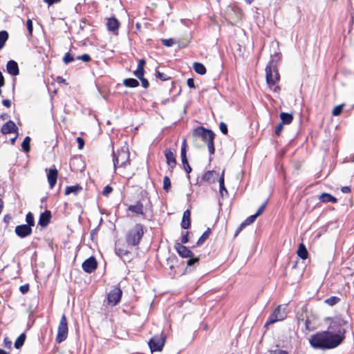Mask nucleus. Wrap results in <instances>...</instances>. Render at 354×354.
<instances>
[{
  "label": "nucleus",
  "mask_w": 354,
  "mask_h": 354,
  "mask_svg": "<svg viewBox=\"0 0 354 354\" xmlns=\"http://www.w3.org/2000/svg\"><path fill=\"white\" fill-rule=\"evenodd\" d=\"M82 190V187L78 184L73 186H67L65 189V195H68L71 193L77 195Z\"/></svg>",
  "instance_id": "obj_27"
},
{
  "label": "nucleus",
  "mask_w": 354,
  "mask_h": 354,
  "mask_svg": "<svg viewBox=\"0 0 354 354\" xmlns=\"http://www.w3.org/2000/svg\"><path fill=\"white\" fill-rule=\"evenodd\" d=\"M12 341L9 339L8 337H5L3 339V346L6 348L11 349L12 348Z\"/></svg>",
  "instance_id": "obj_49"
},
{
  "label": "nucleus",
  "mask_w": 354,
  "mask_h": 354,
  "mask_svg": "<svg viewBox=\"0 0 354 354\" xmlns=\"http://www.w3.org/2000/svg\"><path fill=\"white\" fill-rule=\"evenodd\" d=\"M283 129V124L282 123H279L275 128L274 133L277 136H279Z\"/></svg>",
  "instance_id": "obj_52"
},
{
  "label": "nucleus",
  "mask_w": 354,
  "mask_h": 354,
  "mask_svg": "<svg viewBox=\"0 0 354 354\" xmlns=\"http://www.w3.org/2000/svg\"><path fill=\"white\" fill-rule=\"evenodd\" d=\"M224 174H225V171L223 170L221 173V175L219 178V192H220V194L221 195H223V192L225 191V193H227V189L225 188V184H224Z\"/></svg>",
  "instance_id": "obj_34"
},
{
  "label": "nucleus",
  "mask_w": 354,
  "mask_h": 354,
  "mask_svg": "<svg viewBox=\"0 0 354 354\" xmlns=\"http://www.w3.org/2000/svg\"><path fill=\"white\" fill-rule=\"evenodd\" d=\"M26 338V335L25 333L21 334L15 340V347L17 349L20 348L24 344Z\"/></svg>",
  "instance_id": "obj_33"
},
{
  "label": "nucleus",
  "mask_w": 354,
  "mask_h": 354,
  "mask_svg": "<svg viewBox=\"0 0 354 354\" xmlns=\"http://www.w3.org/2000/svg\"><path fill=\"white\" fill-rule=\"evenodd\" d=\"M185 171L189 174L192 171V167L189 165L188 162L182 163Z\"/></svg>",
  "instance_id": "obj_58"
},
{
  "label": "nucleus",
  "mask_w": 354,
  "mask_h": 354,
  "mask_svg": "<svg viewBox=\"0 0 354 354\" xmlns=\"http://www.w3.org/2000/svg\"><path fill=\"white\" fill-rule=\"evenodd\" d=\"M164 153L166 158L167 164L169 167L171 171H172L176 165V156L170 149H166L164 151Z\"/></svg>",
  "instance_id": "obj_19"
},
{
  "label": "nucleus",
  "mask_w": 354,
  "mask_h": 354,
  "mask_svg": "<svg viewBox=\"0 0 354 354\" xmlns=\"http://www.w3.org/2000/svg\"><path fill=\"white\" fill-rule=\"evenodd\" d=\"M246 225L242 223L239 226V227L236 229V232H235V234H234V236H238V234L243 230L244 227H245Z\"/></svg>",
  "instance_id": "obj_60"
},
{
  "label": "nucleus",
  "mask_w": 354,
  "mask_h": 354,
  "mask_svg": "<svg viewBox=\"0 0 354 354\" xmlns=\"http://www.w3.org/2000/svg\"><path fill=\"white\" fill-rule=\"evenodd\" d=\"M328 320L329 323L326 330L340 345L344 341L347 329L351 328V324L346 319L341 315L328 318Z\"/></svg>",
  "instance_id": "obj_1"
},
{
  "label": "nucleus",
  "mask_w": 354,
  "mask_h": 354,
  "mask_svg": "<svg viewBox=\"0 0 354 354\" xmlns=\"http://www.w3.org/2000/svg\"><path fill=\"white\" fill-rule=\"evenodd\" d=\"M304 325H305V328H306V330L310 331V330H313V328H312L310 327L311 322H310L309 318H307V319H305Z\"/></svg>",
  "instance_id": "obj_55"
},
{
  "label": "nucleus",
  "mask_w": 354,
  "mask_h": 354,
  "mask_svg": "<svg viewBox=\"0 0 354 354\" xmlns=\"http://www.w3.org/2000/svg\"><path fill=\"white\" fill-rule=\"evenodd\" d=\"M189 234V232H186L184 234H183V236L181 237V243H182L183 245V244H185V243H188V241H189V238H188Z\"/></svg>",
  "instance_id": "obj_54"
},
{
  "label": "nucleus",
  "mask_w": 354,
  "mask_h": 354,
  "mask_svg": "<svg viewBox=\"0 0 354 354\" xmlns=\"http://www.w3.org/2000/svg\"><path fill=\"white\" fill-rule=\"evenodd\" d=\"M17 130L18 128L15 123L12 120H9L2 126L1 132L3 134H9L11 133H17Z\"/></svg>",
  "instance_id": "obj_20"
},
{
  "label": "nucleus",
  "mask_w": 354,
  "mask_h": 354,
  "mask_svg": "<svg viewBox=\"0 0 354 354\" xmlns=\"http://www.w3.org/2000/svg\"><path fill=\"white\" fill-rule=\"evenodd\" d=\"M8 37L9 35L6 30L0 31V49H2L4 47Z\"/></svg>",
  "instance_id": "obj_32"
},
{
  "label": "nucleus",
  "mask_w": 354,
  "mask_h": 354,
  "mask_svg": "<svg viewBox=\"0 0 354 354\" xmlns=\"http://www.w3.org/2000/svg\"><path fill=\"white\" fill-rule=\"evenodd\" d=\"M145 230V227L142 224L140 223H136L129 230L125 236L127 244L131 247L138 245L144 236Z\"/></svg>",
  "instance_id": "obj_5"
},
{
  "label": "nucleus",
  "mask_w": 354,
  "mask_h": 354,
  "mask_svg": "<svg viewBox=\"0 0 354 354\" xmlns=\"http://www.w3.org/2000/svg\"><path fill=\"white\" fill-rule=\"evenodd\" d=\"M156 77L160 80L162 82L169 80L171 77L167 75L166 73H162L159 71H156L155 73Z\"/></svg>",
  "instance_id": "obj_38"
},
{
  "label": "nucleus",
  "mask_w": 354,
  "mask_h": 354,
  "mask_svg": "<svg viewBox=\"0 0 354 354\" xmlns=\"http://www.w3.org/2000/svg\"><path fill=\"white\" fill-rule=\"evenodd\" d=\"M50 219H51L50 211L46 210L45 212H42L40 214L38 224L43 227H46L50 223Z\"/></svg>",
  "instance_id": "obj_21"
},
{
  "label": "nucleus",
  "mask_w": 354,
  "mask_h": 354,
  "mask_svg": "<svg viewBox=\"0 0 354 354\" xmlns=\"http://www.w3.org/2000/svg\"><path fill=\"white\" fill-rule=\"evenodd\" d=\"M56 81L59 84H67V82L64 78H63L62 76H57L56 78Z\"/></svg>",
  "instance_id": "obj_61"
},
{
  "label": "nucleus",
  "mask_w": 354,
  "mask_h": 354,
  "mask_svg": "<svg viewBox=\"0 0 354 354\" xmlns=\"http://www.w3.org/2000/svg\"><path fill=\"white\" fill-rule=\"evenodd\" d=\"M287 317L286 306L279 305L269 317L268 321L265 324V326L272 324L277 322L282 321Z\"/></svg>",
  "instance_id": "obj_8"
},
{
  "label": "nucleus",
  "mask_w": 354,
  "mask_h": 354,
  "mask_svg": "<svg viewBox=\"0 0 354 354\" xmlns=\"http://www.w3.org/2000/svg\"><path fill=\"white\" fill-rule=\"evenodd\" d=\"M162 44L166 46L170 47L174 44V41L173 39H162Z\"/></svg>",
  "instance_id": "obj_48"
},
{
  "label": "nucleus",
  "mask_w": 354,
  "mask_h": 354,
  "mask_svg": "<svg viewBox=\"0 0 354 354\" xmlns=\"http://www.w3.org/2000/svg\"><path fill=\"white\" fill-rule=\"evenodd\" d=\"M193 136L196 138H200L204 143L207 144L210 155L214 154L215 133L212 130L207 129L203 126H199L194 129L193 131Z\"/></svg>",
  "instance_id": "obj_4"
},
{
  "label": "nucleus",
  "mask_w": 354,
  "mask_h": 354,
  "mask_svg": "<svg viewBox=\"0 0 354 354\" xmlns=\"http://www.w3.org/2000/svg\"><path fill=\"white\" fill-rule=\"evenodd\" d=\"M15 232L19 237L25 238L32 234V230L29 225L22 224L16 226Z\"/></svg>",
  "instance_id": "obj_15"
},
{
  "label": "nucleus",
  "mask_w": 354,
  "mask_h": 354,
  "mask_svg": "<svg viewBox=\"0 0 354 354\" xmlns=\"http://www.w3.org/2000/svg\"><path fill=\"white\" fill-rule=\"evenodd\" d=\"M257 216L254 214L253 215L248 216L243 223L246 226L252 224V223H254L255 221V220L257 219Z\"/></svg>",
  "instance_id": "obj_41"
},
{
  "label": "nucleus",
  "mask_w": 354,
  "mask_h": 354,
  "mask_svg": "<svg viewBox=\"0 0 354 354\" xmlns=\"http://www.w3.org/2000/svg\"><path fill=\"white\" fill-rule=\"evenodd\" d=\"M310 345L315 349L330 350L339 346L327 330L317 332L309 338Z\"/></svg>",
  "instance_id": "obj_2"
},
{
  "label": "nucleus",
  "mask_w": 354,
  "mask_h": 354,
  "mask_svg": "<svg viewBox=\"0 0 354 354\" xmlns=\"http://www.w3.org/2000/svg\"><path fill=\"white\" fill-rule=\"evenodd\" d=\"M210 234H211V229L209 227H207V230L203 232V234L198 239L196 245H202L209 238Z\"/></svg>",
  "instance_id": "obj_31"
},
{
  "label": "nucleus",
  "mask_w": 354,
  "mask_h": 354,
  "mask_svg": "<svg viewBox=\"0 0 354 354\" xmlns=\"http://www.w3.org/2000/svg\"><path fill=\"white\" fill-rule=\"evenodd\" d=\"M77 142L78 143V148L80 149H83L84 146V140L81 137H77Z\"/></svg>",
  "instance_id": "obj_57"
},
{
  "label": "nucleus",
  "mask_w": 354,
  "mask_h": 354,
  "mask_svg": "<svg viewBox=\"0 0 354 354\" xmlns=\"http://www.w3.org/2000/svg\"><path fill=\"white\" fill-rule=\"evenodd\" d=\"M340 300H341L340 298L337 296H331L330 297L326 299L324 301V302H325V304H326L330 306H335L337 304H338L340 301Z\"/></svg>",
  "instance_id": "obj_35"
},
{
  "label": "nucleus",
  "mask_w": 354,
  "mask_h": 354,
  "mask_svg": "<svg viewBox=\"0 0 354 354\" xmlns=\"http://www.w3.org/2000/svg\"><path fill=\"white\" fill-rule=\"evenodd\" d=\"M120 26V23L117 18L115 17H109L107 19L106 28L110 32H112L114 35H118V29Z\"/></svg>",
  "instance_id": "obj_18"
},
{
  "label": "nucleus",
  "mask_w": 354,
  "mask_h": 354,
  "mask_svg": "<svg viewBox=\"0 0 354 354\" xmlns=\"http://www.w3.org/2000/svg\"><path fill=\"white\" fill-rule=\"evenodd\" d=\"M19 290L22 294H26L29 291V285L25 284L19 287Z\"/></svg>",
  "instance_id": "obj_56"
},
{
  "label": "nucleus",
  "mask_w": 354,
  "mask_h": 354,
  "mask_svg": "<svg viewBox=\"0 0 354 354\" xmlns=\"http://www.w3.org/2000/svg\"><path fill=\"white\" fill-rule=\"evenodd\" d=\"M138 78L141 81L142 86L145 88H147L149 86V81L146 78H145L144 76H142V77H138Z\"/></svg>",
  "instance_id": "obj_51"
},
{
  "label": "nucleus",
  "mask_w": 354,
  "mask_h": 354,
  "mask_svg": "<svg viewBox=\"0 0 354 354\" xmlns=\"http://www.w3.org/2000/svg\"><path fill=\"white\" fill-rule=\"evenodd\" d=\"M47 172V178L49 184V187L52 189L55 187L57 183V178H58V171L56 169L55 166L53 165V167L49 169H46Z\"/></svg>",
  "instance_id": "obj_14"
},
{
  "label": "nucleus",
  "mask_w": 354,
  "mask_h": 354,
  "mask_svg": "<svg viewBox=\"0 0 354 354\" xmlns=\"http://www.w3.org/2000/svg\"><path fill=\"white\" fill-rule=\"evenodd\" d=\"M297 254L301 259L304 260L308 257V252L304 243H300L299 245Z\"/></svg>",
  "instance_id": "obj_26"
},
{
  "label": "nucleus",
  "mask_w": 354,
  "mask_h": 354,
  "mask_svg": "<svg viewBox=\"0 0 354 354\" xmlns=\"http://www.w3.org/2000/svg\"><path fill=\"white\" fill-rule=\"evenodd\" d=\"M281 123L283 124H290L293 120L292 114L282 112L280 113Z\"/></svg>",
  "instance_id": "obj_28"
},
{
  "label": "nucleus",
  "mask_w": 354,
  "mask_h": 354,
  "mask_svg": "<svg viewBox=\"0 0 354 354\" xmlns=\"http://www.w3.org/2000/svg\"><path fill=\"white\" fill-rule=\"evenodd\" d=\"M319 199L322 203H336L337 202V199L332 196L330 194L328 193H322L319 197Z\"/></svg>",
  "instance_id": "obj_25"
},
{
  "label": "nucleus",
  "mask_w": 354,
  "mask_h": 354,
  "mask_svg": "<svg viewBox=\"0 0 354 354\" xmlns=\"http://www.w3.org/2000/svg\"><path fill=\"white\" fill-rule=\"evenodd\" d=\"M26 26H27V29H28L29 35L31 36L32 35V31H33V25H32V21L31 19H28L26 21Z\"/></svg>",
  "instance_id": "obj_45"
},
{
  "label": "nucleus",
  "mask_w": 354,
  "mask_h": 354,
  "mask_svg": "<svg viewBox=\"0 0 354 354\" xmlns=\"http://www.w3.org/2000/svg\"><path fill=\"white\" fill-rule=\"evenodd\" d=\"M26 225H29L31 228L35 226V218L33 214L29 212L26 215Z\"/></svg>",
  "instance_id": "obj_37"
},
{
  "label": "nucleus",
  "mask_w": 354,
  "mask_h": 354,
  "mask_svg": "<svg viewBox=\"0 0 354 354\" xmlns=\"http://www.w3.org/2000/svg\"><path fill=\"white\" fill-rule=\"evenodd\" d=\"M193 68L194 71L199 75H205L207 72L205 66L200 62H194L193 64Z\"/></svg>",
  "instance_id": "obj_29"
},
{
  "label": "nucleus",
  "mask_w": 354,
  "mask_h": 354,
  "mask_svg": "<svg viewBox=\"0 0 354 354\" xmlns=\"http://www.w3.org/2000/svg\"><path fill=\"white\" fill-rule=\"evenodd\" d=\"M266 80L269 88L274 93H279L281 87L278 85L280 81V74L276 64L272 60L268 62L266 69Z\"/></svg>",
  "instance_id": "obj_3"
},
{
  "label": "nucleus",
  "mask_w": 354,
  "mask_h": 354,
  "mask_svg": "<svg viewBox=\"0 0 354 354\" xmlns=\"http://www.w3.org/2000/svg\"><path fill=\"white\" fill-rule=\"evenodd\" d=\"M123 85L128 88H136L139 86V82L134 78H127L123 80Z\"/></svg>",
  "instance_id": "obj_30"
},
{
  "label": "nucleus",
  "mask_w": 354,
  "mask_h": 354,
  "mask_svg": "<svg viewBox=\"0 0 354 354\" xmlns=\"http://www.w3.org/2000/svg\"><path fill=\"white\" fill-rule=\"evenodd\" d=\"M68 333V319L66 315L63 314L57 328V333L56 335L55 341L57 343L60 344L66 339Z\"/></svg>",
  "instance_id": "obj_7"
},
{
  "label": "nucleus",
  "mask_w": 354,
  "mask_h": 354,
  "mask_svg": "<svg viewBox=\"0 0 354 354\" xmlns=\"http://www.w3.org/2000/svg\"><path fill=\"white\" fill-rule=\"evenodd\" d=\"M268 200H266L258 209V210L257 211V212L255 213L256 216L258 217L259 216H260L261 214H263V212H264L266 207V205L268 204Z\"/></svg>",
  "instance_id": "obj_43"
},
{
  "label": "nucleus",
  "mask_w": 354,
  "mask_h": 354,
  "mask_svg": "<svg viewBox=\"0 0 354 354\" xmlns=\"http://www.w3.org/2000/svg\"><path fill=\"white\" fill-rule=\"evenodd\" d=\"M73 61H74L73 56L70 53H66L63 57V62L67 64Z\"/></svg>",
  "instance_id": "obj_42"
},
{
  "label": "nucleus",
  "mask_w": 354,
  "mask_h": 354,
  "mask_svg": "<svg viewBox=\"0 0 354 354\" xmlns=\"http://www.w3.org/2000/svg\"><path fill=\"white\" fill-rule=\"evenodd\" d=\"M190 259L187 261V265L188 266H191L192 265H194V263H198L199 261V258L198 257H189Z\"/></svg>",
  "instance_id": "obj_50"
},
{
  "label": "nucleus",
  "mask_w": 354,
  "mask_h": 354,
  "mask_svg": "<svg viewBox=\"0 0 354 354\" xmlns=\"http://www.w3.org/2000/svg\"><path fill=\"white\" fill-rule=\"evenodd\" d=\"M341 191L343 192V193H345V194H348L351 192V189L350 187L348 186H344V187H342L341 188Z\"/></svg>",
  "instance_id": "obj_63"
},
{
  "label": "nucleus",
  "mask_w": 354,
  "mask_h": 354,
  "mask_svg": "<svg viewBox=\"0 0 354 354\" xmlns=\"http://www.w3.org/2000/svg\"><path fill=\"white\" fill-rule=\"evenodd\" d=\"M218 176V173L215 170H209L206 171L202 176L201 179L197 180L196 184L198 185H201L203 182L207 183L209 184L214 183L216 181V179Z\"/></svg>",
  "instance_id": "obj_12"
},
{
  "label": "nucleus",
  "mask_w": 354,
  "mask_h": 354,
  "mask_svg": "<svg viewBox=\"0 0 354 354\" xmlns=\"http://www.w3.org/2000/svg\"><path fill=\"white\" fill-rule=\"evenodd\" d=\"M113 162L115 170L118 168H126L131 165L130 153L127 148L118 149L113 152Z\"/></svg>",
  "instance_id": "obj_6"
},
{
  "label": "nucleus",
  "mask_w": 354,
  "mask_h": 354,
  "mask_svg": "<svg viewBox=\"0 0 354 354\" xmlns=\"http://www.w3.org/2000/svg\"><path fill=\"white\" fill-rule=\"evenodd\" d=\"M2 104H3V106L9 108L11 106V101L10 100H8V99L3 100L2 101Z\"/></svg>",
  "instance_id": "obj_64"
},
{
  "label": "nucleus",
  "mask_w": 354,
  "mask_h": 354,
  "mask_svg": "<svg viewBox=\"0 0 354 354\" xmlns=\"http://www.w3.org/2000/svg\"><path fill=\"white\" fill-rule=\"evenodd\" d=\"M6 69L8 73L13 76H16L19 73L18 64L14 60H10L7 62Z\"/></svg>",
  "instance_id": "obj_22"
},
{
  "label": "nucleus",
  "mask_w": 354,
  "mask_h": 354,
  "mask_svg": "<svg viewBox=\"0 0 354 354\" xmlns=\"http://www.w3.org/2000/svg\"><path fill=\"white\" fill-rule=\"evenodd\" d=\"M219 129L223 134H225V135L227 134V133H228L227 127V124L225 123H224L223 122H220Z\"/></svg>",
  "instance_id": "obj_47"
},
{
  "label": "nucleus",
  "mask_w": 354,
  "mask_h": 354,
  "mask_svg": "<svg viewBox=\"0 0 354 354\" xmlns=\"http://www.w3.org/2000/svg\"><path fill=\"white\" fill-rule=\"evenodd\" d=\"M82 267L84 272L91 273L96 270L97 262L94 257H91L82 263Z\"/></svg>",
  "instance_id": "obj_13"
},
{
  "label": "nucleus",
  "mask_w": 354,
  "mask_h": 354,
  "mask_svg": "<svg viewBox=\"0 0 354 354\" xmlns=\"http://www.w3.org/2000/svg\"><path fill=\"white\" fill-rule=\"evenodd\" d=\"M174 248L182 258L194 257V253L182 243H176L174 245Z\"/></svg>",
  "instance_id": "obj_17"
},
{
  "label": "nucleus",
  "mask_w": 354,
  "mask_h": 354,
  "mask_svg": "<svg viewBox=\"0 0 354 354\" xmlns=\"http://www.w3.org/2000/svg\"><path fill=\"white\" fill-rule=\"evenodd\" d=\"M182 163L188 162L186 155V151H180Z\"/></svg>",
  "instance_id": "obj_62"
},
{
  "label": "nucleus",
  "mask_w": 354,
  "mask_h": 354,
  "mask_svg": "<svg viewBox=\"0 0 354 354\" xmlns=\"http://www.w3.org/2000/svg\"><path fill=\"white\" fill-rule=\"evenodd\" d=\"M165 339L166 337L163 333L152 337L149 342V346L151 352L161 351L165 345Z\"/></svg>",
  "instance_id": "obj_10"
},
{
  "label": "nucleus",
  "mask_w": 354,
  "mask_h": 354,
  "mask_svg": "<svg viewBox=\"0 0 354 354\" xmlns=\"http://www.w3.org/2000/svg\"><path fill=\"white\" fill-rule=\"evenodd\" d=\"M122 297V290L118 284L114 286L107 294V304L114 306L120 303Z\"/></svg>",
  "instance_id": "obj_9"
},
{
  "label": "nucleus",
  "mask_w": 354,
  "mask_h": 354,
  "mask_svg": "<svg viewBox=\"0 0 354 354\" xmlns=\"http://www.w3.org/2000/svg\"><path fill=\"white\" fill-rule=\"evenodd\" d=\"M146 64V61L144 59H140L138 61V64L137 66L136 70L134 71V75L136 77H142L145 75V66Z\"/></svg>",
  "instance_id": "obj_24"
},
{
  "label": "nucleus",
  "mask_w": 354,
  "mask_h": 354,
  "mask_svg": "<svg viewBox=\"0 0 354 354\" xmlns=\"http://www.w3.org/2000/svg\"><path fill=\"white\" fill-rule=\"evenodd\" d=\"M270 354H289L288 351L281 349H274L270 351Z\"/></svg>",
  "instance_id": "obj_53"
},
{
  "label": "nucleus",
  "mask_w": 354,
  "mask_h": 354,
  "mask_svg": "<svg viewBox=\"0 0 354 354\" xmlns=\"http://www.w3.org/2000/svg\"><path fill=\"white\" fill-rule=\"evenodd\" d=\"M78 60H82L84 62H89L91 60V57L88 54H83L76 57Z\"/></svg>",
  "instance_id": "obj_44"
},
{
  "label": "nucleus",
  "mask_w": 354,
  "mask_h": 354,
  "mask_svg": "<svg viewBox=\"0 0 354 354\" xmlns=\"http://www.w3.org/2000/svg\"><path fill=\"white\" fill-rule=\"evenodd\" d=\"M171 180L169 176H166L163 178V189L168 192L171 189Z\"/></svg>",
  "instance_id": "obj_39"
},
{
  "label": "nucleus",
  "mask_w": 354,
  "mask_h": 354,
  "mask_svg": "<svg viewBox=\"0 0 354 354\" xmlns=\"http://www.w3.org/2000/svg\"><path fill=\"white\" fill-rule=\"evenodd\" d=\"M113 189L112 187H111L110 185H106V187H104L102 191V194L105 196H108L113 192Z\"/></svg>",
  "instance_id": "obj_46"
},
{
  "label": "nucleus",
  "mask_w": 354,
  "mask_h": 354,
  "mask_svg": "<svg viewBox=\"0 0 354 354\" xmlns=\"http://www.w3.org/2000/svg\"><path fill=\"white\" fill-rule=\"evenodd\" d=\"M343 107H344L343 104L335 106L332 111L333 115H334V116L339 115L343 110Z\"/></svg>",
  "instance_id": "obj_40"
},
{
  "label": "nucleus",
  "mask_w": 354,
  "mask_h": 354,
  "mask_svg": "<svg viewBox=\"0 0 354 354\" xmlns=\"http://www.w3.org/2000/svg\"><path fill=\"white\" fill-rule=\"evenodd\" d=\"M181 227L187 230L191 226V212L189 209L185 210L183 214V218L180 223Z\"/></svg>",
  "instance_id": "obj_23"
},
{
  "label": "nucleus",
  "mask_w": 354,
  "mask_h": 354,
  "mask_svg": "<svg viewBox=\"0 0 354 354\" xmlns=\"http://www.w3.org/2000/svg\"><path fill=\"white\" fill-rule=\"evenodd\" d=\"M30 138L29 136H26L24 139L22 144H21V147H22V149L24 150V151H25L26 153L30 151Z\"/></svg>",
  "instance_id": "obj_36"
},
{
  "label": "nucleus",
  "mask_w": 354,
  "mask_h": 354,
  "mask_svg": "<svg viewBox=\"0 0 354 354\" xmlns=\"http://www.w3.org/2000/svg\"><path fill=\"white\" fill-rule=\"evenodd\" d=\"M232 11L233 13L229 14V18L232 21L233 23H238L243 19L244 12L240 7L234 6L232 7Z\"/></svg>",
  "instance_id": "obj_16"
},
{
  "label": "nucleus",
  "mask_w": 354,
  "mask_h": 354,
  "mask_svg": "<svg viewBox=\"0 0 354 354\" xmlns=\"http://www.w3.org/2000/svg\"><path fill=\"white\" fill-rule=\"evenodd\" d=\"M187 86L191 88H195V84H194V80L193 78H189L187 80Z\"/></svg>",
  "instance_id": "obj_59"
},
{
  "label": "nucleus",
  "mask_w": 354,
  "mask_h": 354,
  "mask_svg": "<svg viewBox=\"0 0 354 354\" xmlns=\"http://www.w3.org/2000/svg\"><path fill=\"white\" fill-rule=\"evenodd\" d=\"M145 198L139 199L135 204L129 205L127 210L133 214V215L136 216H144L145 214V207L143 204V201Z\"/></svg>",
  "instance_id": "obj_11"
}]
</instances>
